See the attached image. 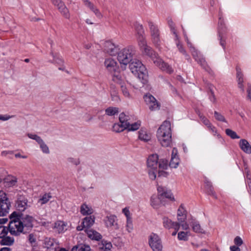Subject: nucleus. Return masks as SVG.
Returning a JSON list of instances; mask_svg holds the SVG:
<instances>
[{
    "label": "nucleus",
    "mask_w": 251,
    "mask_h": 251,
    "mask_svg": "<svg viewBox=\"0 0 251 251\" xmlns=\"http://www.w3.org/2000/svg\"><path fill=\"white\" fill-rule=\"evenodd\" d=\"M157 140L163 147H168L172 143V130L171 123L164 121L157 130Z\"/></svg>",
    "instance_id": "nucleus-1"
},
{
    "label": "nucleus",
    "mask_w": 251,
    "mask_h": 251,
    "mask_svg": "<svg viewBox=\"0 0 251 251\" xmlns=\"http://www.w3.org/2000/svg\"><path fill=\"white\" fill-rule=\"evenodd\" d=\"M141 51L144 54L149 56L153 61L154 64L162 71H165L169 74H171L173 72L172 68L167 63L164 62L150 46L146 47Z\"/></svg>",
    "instance_id": "nucleus-2"
},
{
    "label": "nucleus",
    "mask_w": 251,
    "mask_h": 251,
    "mask_svg": "<svg viewBox=\"0 0 251 251\" xmlns=\"http://www.w3.org/2000/svg\"><path fill=\"white\" fill-rule=\"evenodd\" d=\"M129 69L133 74L137 76L143 84L148 82V74L145 66L139 60L133 59L129 64Z\"/></svg>",
    "instance_id": "nucleus-3"
},
{
    "label": "nucleus",
    "mask_w": 251,
    "mask_h": 251,
    "mask_svg": "<svg viewBox=\"0 0 251 251\" xmlns=\"http://www.w3.org/2000/svg\"><path fill=\"white\" fill-rule=\"evenodd\" d=\"M10 219L8 227L10 233L14 236H19L23 233L25 229L20 217L16 212H13L10 215Z\"/></svg>",
    "instance_id": "nucleus-4"
},
{
    "label": "nucleus",
    "mask_w": 251,
    "mask_h": 251,
    "mask_svg": "<svg viewBox=\"0 0 251 251\" xmlns=\"http://www.w3.org/2000/svg\"><path fill=\"white\" fill-rule=\"evenodd\" d=\"M117 59L121 65L126 66L133 59L134 50L132 47L128 46L118 52Z\"/></svg>",
    "instance_id": "nucleus-5"
},
{
    "label": "nucleus",
    "mask_w": 251,
    "mask_h": 251,
    "mask_svg": "<svg viewBox=\"0 0 251 251\" xmlns=\"http://www.w3.org/2000/svg\"><path fill=\"white\" fill-rule=\"evenodd\" d=\"M158 161V156L156 154L150 155L148 159V174L151 180H154L156 177Z\"/></svg>",
    "instance_id": "nucleus-6"
},
{
    "label": "nucleus",
    "mask_w": 251,
    "mask_h": 251,
    "mask_svg": "<svg viewBox=\"0 0 251 251\" xmlns=\"http://www.w3.org/2000/svg\"><path fill=\"white\" fill-rule=\"evenodd\" d=\"M177 223L182 229L187 230L189 229V224L186 222L187 210L183 204H181L177 210Z\"/></svg>",
    "instance_id": "nucleus-7"
},
{
    "label": "nucleus",
    "mask_w": 251,
    "mask_h": 251,
    "mask_svg": "<svg viewBox=\"0 0 251 251\" xmlns=\"http://www.w3.org/2000/svg\"><path fill=\"white\" fill-rule=\"evenodd\" d=\"M11 206V202L6 194L3 191H0V217L6 216Z\"/></svg>",
    "instance_id": "nucleus-8"
},
{
    "label": "nucleus",
    "mask_w": 251,
    "mask_h": 251,
    "mask_svg": "<svg viewBox=\"0 0 251 251\" xmlns=\"http://www.w3.org/2000/svg\"><path fill=\"white\" fill-rule=\"evenodd\" d=\"M149 245L152 251H162L163 245L159 236L155 233H151L148 238Z\"/></svg>",
    "instance_id": "nucleus-9"
},
{
    "label": "nucleus",
    "mask_w": 251,
    "mask_h": 251,
    "mask_svg": "<svg viewBox=\"0 0 251 251\" xmlns=\"http://www.w3.org/2000/svg\"><path fill=\"white\" fill-rule=\"evenodd\" d=\"M9 231L8 227L0 226V244L2 246H11L14 244V239L7 236Z\"/></svg>",
    "instance_id": "nucleus-10"
},
{
    "label": "nucleus",
    "mask_w": 251,
    "mask_h": 251,
    "mask_svg": "<svg viewBox=\"0 0 251 251\" xmlns=\"http://www.w3.org/2000/svg\"><path fill=\"white\" fill-rule=\"evenodd\" d=\"M148 23L151 31L152 41L154 45L158 48L161 44L159 29L152 21H148Z\"/></svg>",
    "instance_id": "nucleus-11"
},
{
    "label": "nucleus",
    "mask_w": 251,
    "mask_h": 251,
    "mask_svg": "<svg viewBox=\"0 0 251 251\" xmlns=\"http://www.w3.org/2000/svg\"><path fill=\"white\" fill-rule=\"evenodd\" d=\"M188 46L190 48V50L192 52L193 57L196 61L206 71H208L209 67L207 65L205 59L201 56L199 52L196 50V49L192 46V45L188 41V39H186Z\"/></svg>",
    "instance_id": "nucleus-12"
},
{
    "label": "nucleus",
    "mask_w": 251,
    "mask_h": 251,
    "mask_svg": "<svg viewBox=\"0 0 251 251\" xmlns=\"http://www.w3.org/2000/svg\"><path fill=\"white\" fill-rule=\"evenodd\" d=\"M144 99L151 110L154 111L159 109L158 102L155 98L151 94H147L144 96Z\"/></svg>",
    "instance_id": "nucleus-13"
},
{
    "label": "nucleus",
    "mask_w": 251,
    "mask_h": 251,
    "mask_svg": "<svg viewBox=\"0 0 251 251\" xmlns=\"http://www.w3.org/2000/svg\"><path fill=\"white\" fill-rule=\"evenodd\" d=\"M16 206L19 211H24L30 206V204L28 202V200L25 196L18 194Z\"/></svg>",
    "instance_id": "nucleus-14"
},
{
    "label": "nucleus",
    "mask_w": 251,
    "mask_h": 251,
    "mask_svg": "<svg viewBox=\"0 0 251 251\" xmlns=\"http://www.w3.org/2000/svg\"><path fill=\"white\" fill-rule=\"evenodd\" d=\"M103 222L107 228L114 227L115 229H118L119 226L118 224V219L115 215L106 216L103 219Z\"/></svg>",
    "instance_id": "nucleus-15"
},
{
    "label": "nucleus",
    "mask_w": 251,
    "mask_h": 251,
    "mask_svg": "<svg viewBox=\"0 0 251 251\" xmlns=\"http://www.w3.org/2000/svg\"><path fill=\"white\" fill-rule=\"evenodd\" d=\"M95 218L94 216H89L85 217L81 222L80 225L76 227L78 231L82 230L84 229H88L92 226L95 223Z\"/></svg>",
    "instance_id": "nucleus-16"
},
{
    "label": "nucleus",
    "mask_w": 251,
    "mask_h": 251,
    "mask_svg": "<svg viewBox=\"0 0 251 251\" xmlns=\"http://www.w3.org/2000/svg\"><path fill=\"white\" fill-rule=\"evenodd\" d=\"M119 50L118 46L111 41H105L104 43V50L111 56L117 54Z\"/></svg>",
    "instance_id": "nucleus-17"
},
{
    "label": "nucleus",
    "mask_w": 251,
    "mask_h": 251,
    "mask_svg": "<svg viewBox=\"0 0 251 251\" xmlns=\"http://www.w3.org/2000/svg\"><path fill=\"white\" fill-rule=\"evenodd\" d=\"M157 172L159 176H163L166 177L168 175V173L164 170H166L168 167V161L166 159H162L158 161Z\"/></svg>",
    "instance_id": "nucleus-18"
},
{
    "label": "nucleus",
    "mask_w": 251,
    "mask_h": 251,
    "mask_svg": "<svg viewBox=\"0 0 251 251\" xmlns=\"http://www.w3.org/2000/svg\"><path fill=\"white\" fill-rule=\"evenodd\" d=\"M162 224L164 228L167 229L173 228L176 230H179L180 229V226L178 225L179 223L173 221L171 219L166 216L162 218Z\"/></svg>",
    "instance_id": "nucleus-19"
},
{
    "label": "nucleus",
    "mask_w": 251,
    "mask_h": 251,
    "mask_svg": "<svg viewBox=\"0 0 251 251\" xmlns=\"http://www.w3.org/2000/svg\"><path fill=\"white\" fill-rule=\"evenodd\" d=\"M52 3L57 6L62 14V15L67 19L70 18L69 10L65 4L61 0H51Z\"/></svg>",
    "instance_id": "nucleus-20"
},
{
    "label": "nucleus",
    "mask_w": 251,
    "mask_h": 251,
    "mask_svg": "<svg viewBox=\"0 0 251 251\" xmlns=\"http://www.w3.org/2000/svg\"><path fill=\"white\" fill-rule=\"evenodd\" d=\"M179 164V159L177 155V150L176 148H173L172 152L171 159L169 164L170 167L176 168Z\"/></svg>",
    "instance_id": "nucleus-21"
},
{
    "label": "nucleus",
    "mask_w": 251,
    "mask_h": 251,
    "mask_svg": "<svg viewBox=\"0 0 251 251\" xmlns=\"http://www.w3.org/2000/svg\"><path fill=\"white\" fill-rule=\"evenodd\" d=\"M104 66L108 71L113 72L117 69V63L114 59L108 58L105 60Z\"/></svg>",
    "instance_id": "nucleus-22"
},
{
    "label": "nucleus",
    "mask_w": 251,
    "mask_h": 251,
    "mask_svg": "<svg viewBox=\"0 0 251 251\" xmlns=\"http://www.w3.org/2000/svg\"><path fill=\"white\" fill-rule=\"evenodd\" d=\"M236 79L238 82V88H240L242 92H244V78H243V74L242 72L241 68L236 66Z\"/></svg>",
    "instance_id": "nucleus-23"
},
{
    "label": "nucleus",
    "mask_w": 251,
    "mask_h": 251,
    "mask_svg": "<svg viewBox=\"0 0 251 251\" xmlns=\"http://www.w3.org/2000/svg\"><path fill=\"white\" fill-rule=\"evenodd\" d=\"M194 232L201 234H205V230L201 227L199 222L196 219H192L190 223Z\"/></svg>",
    "instance_id": "nucleus-24"
},
{
    "label": "nucleus",
    "mask_w": 251,
    "mask_h": 251,
    "mask_svg": "<svg viewBox=\"0 0 251 251\" xmlns=\"http://www.w3.org/2000/svg\"><path fill=\"white\" fill-rule=\"evenodd\" d=\"M33 221V217L28 215H26L21 219L23 226L25 229L32 227Z\"/></svg>",
    "instance_id": "nucleus-25"
},
{
    "label": "nucleus",
    "mask_w": 251,
    "mask_h": 251,
    "mask_svg": "<svg viewBox=\"0 0 251 251\" xmlns=\"http://www.w3.org/2000/svg\"><path fill=\"white\" fill-rule=\"evenodd\" d=\"M85 231L88 237L92 240L99 241L102 238L101 235L97 231L92 229H86Z\"/></svg>",
    "instance_id": "nucleus-26"
},
{
    "label": "nucleus",
    "mask_w": 251,
    "mask_h": 251,
    "mask_svg": "<svg viewBox=\"0 0 251 251\" xmlns=\"http://www.w3.org/2000/svg\"><path fill=\"white\" fill-rule=\"evenodd\" d=\"M84 5L89 8L96 16L100 18L102 17V15L100 10L89 0H82Z\"/></svg>",
    "instance_id": "nucleus-27"
},
{
    "label": "nucleus",
    "mask_w": 251,
    "mask_h": 251,
    "mask_svg": "<svg viewBox=\"0 0 251 251\" xmlns=\"http://www.w3.org/2000/svg\"><path fill=\"white\" fill-rule=\"evenodd\" d=\"M151 206L154 209L159 208L162 205L161 198L155 195H152L150 200Z\"/></svg>",
    "instance_id": "nucleus-28"
},
{
    "label": "nucleus",
    "mask_w": 251,
    "mask_h": 251,
    "mask_svg": "<svg viewBox=\"0 0 251 251\" xmlns=\"http://www.w3.org/2000/svg\"><path fill=\"white\" fill-rule=\"evenodd\" d=\"M239 144L240 148L244 152L248 154L251 153V145L247 140H240Z\"/></svg>",
    "instance_id": "nucleus-29"
},
{
    "label": "nucleus",
    "mask_w": 251,
    "mask_h": 251,
    "mask_svg": "<svg viewBox=\"0 0 251 251\" xmlns=\"http://www.w3.org/2000/svg\"><path fill=\"white\" fill-rule=\"evenodd\" d=\"M67 224L63 221H58L56 222L53 226V228L58 233L65 232L67 230Z\"/></svg>",
    "instance_id": "nucleus-30"
},
{
    "label": "nucleus",
    "mask_w": 251,
    "mask_h": 251,
    "mask_svg": "<svg viewBox=\"0 0 251 251\" xmlns=\"http://www.w3.org/2000/svg\"><path fill=\"white\" fill-rule=\"evenodd\" d=\"M94 212L92 207L87 204L86 203H83L81 205L80 208V212L83 216L90 215Z\"/></svg>",
    "instance_id": "nucleus-31"
},
{
    "label": "nucleus",
    "mask_w": 251,
    "mask_h": 251,
    "mask_svg": "<svg viewBox=\"0 0 251 251\" xmlns=\"http://www.w3.org/2000/svg\"><path fill=\"white\" fill-rule=\"evenodd\" d=\"M112 248L111 243L105 240H102L99 244V248L101 251H110Z\"/></svg>",
    "instance_id": "nucleus-32"
},
{
    "label": "nucleus",
    "mask_w": 251,
    "mask_h": 251,
    "mask_svg": "<svg viewBox=\"0 0 251 251\" xmlns=\"http://www.w3.org/2000/svg\"><path fill=\"white\" fill-rule=\"evenodd\" d=\"M139 139L144 142H148L151 139V135L145 129H141L139 131Z\"/></svg>",
    "instance_id": "nucleus-33"
},
{
    "label": "nucleus",
    "mask_w": 251,
    "mask_h": 251,
    "mask_svg": "<svg viewBox=\"0 0 251 251\" xmlns=\"http://www.w3.org/2000/svg\"><path fill=\"white\" fill-rule=\"evenodd\" d=\"M119 121L121 124L122 125L123 127L124 128L127 127L129 124V117L128 115H126L125 113H121L119 115Z\"/></svg>",
    "instance_id": "nucleus-34"
},
{
    "label": "nucleus",
    "mask_w": 251,
    "mask_h": 251,
    "mask_svg": "<svg viewBox=\"0 0 251 251\" xmlns=\"http://www.w3.org/2000/svg\"><path fill=\"white\" fill-rule=\"evenodd\" d=\"M121 91L123 95L126 98L131 99L132 96L129 92L130 86L125 83L121 84Z\"/></svg>",
    "instance_id": "nucleus-35"
},
{
    "label": "nucleus",
    "mask_w": 251,
    "mask_h": 251,
    "mask_svg": "<svg viewBox=\"0 0 251 251\" xmlns=\"http://www.w3.org/2000/svg\"><path fill=\"white\" fill-rule=\"evenodd\" d=\"M175 40L176 42V47L179 51L185 56L186 59L189 60L190 59V56L186 53L185 50L183 48L182 45L180 43L179 40V38L178 39V40H176V37H175Z\"/></svg>",
    "instance_id": "nucleus-36"
},
{
    "label": "nucleus",
    "mask_w": 251,
    "mask_h": 251,
    "mask_svg": "<svg viewBox=\"0 0 251 251\" xmlns=\"http://www.w3.org/2000/svg\"><path fill=\"white\" fill-rule=\"evenodd\" d=\"M51 54L53 58V62L60 66V67H58V69L61 71H65V67L63 66L64 61L62 57L59 55H54L53 53H51Z\"/></svg>",
    "instance_id": "nucleus-37"
},
{
    "label": "nucleus",
    "mask_w": 251,
    "mask_h": 251,
    "mask_svg": "<svg viewBox=\"0 0 251 251\" xmlns=\"http://www.w3.org/2000/svg\"><path fill=\"white\" fill-rule=\"evenodd\" d=\"M17 178L12 176H8L4 179V182L6 183V185L9 187H11L15 185L17 183Z\"/></svg>",
    "instance_id": "nucleus-38"
},
{
    "label": "nucleus",
    "mask_w": 251,
    "mask_h": 251,
    "mask_svg": "<svg viewBox=\"0 0 251 251\" xmlns=\"http://www.w3.org/2000/svg\"><path fill=\"white\" fill-rule=\"evenodd\" d=\"M71 251H91V248L89 245L81 244L74 246Z\"/></svg>",
    "instance_id": "nucleus-39"
},
{
    "label": "nucleus",
    "mask_w": 251,
    "mask_h": 251,
    "mask_svg": "<svg viewBox=\"0 0 251 251\" xmlns=\"http://www.w3.org/2000/svg\"><path fill=\"white\" fill-rule=\"evenodd\" d=\"M141 122L139 121L132 124H130V123H129V124L127 126L128 127H126V129L129 131H135L140 128L141 126Z\"/></svg>",
    "instance_id": "nucleus-40"
},
{
    "label": "nucleus",
    "mask_w": 251,
    "mask_h": 251,
    "mask_svg": "<svg viewBox=\"0 0 251 251\" xmlns=\"http://www.w3.org/2000/svg\"><path fill=\"white\" fill-rule=\"evenodd\" d=\"M137 40L138 42V45L140 47L141 50L144 49V48H145L146 47L148 46L147 45V43L145 39V38L143 36V35H139L138 37Z\"/></svg>",
    "instance_id": "nucleus-41"
},
{
    "label": "nucleus",
    "mask_w": 251,
    "mask_h": 251,
    "mask_svg": "<svg viewBox=\"0 0 251 251\" xmlns=\"http://www.w3.org/2000/svg\"><path fill=\"white\" fill-rule=\"evenodd\" d=\"M119 112V108L117 107H109L105 109V114L110 116L117 114Z\"/></svg>",
    "instance_id": "nucleus-42"
},
{
    "label": "nucleus",
    "mask_w": 251,
    "mask_h": 251,
    "mask_svg": "<svg viewBox=\"0 0 251 251\" xmlns=\"http://www.w3.org/2000/svg\"><path fill=\"white\" fill-rule=\"evenodd\" d=\"M189 232L188 231H180L177 234V238L179 240L187 241Z\"/></svg>",
    "instance_id": "nucleus-43"
},
{
    "label": "nucleus",
    "mask_w": 251,
    "mask_h": 251,
    "mask_svg": "<svg viewBox=\"0 0 251 251\" xmlns=\"http://www.w3.org/2000/svg\"><path fill=\"white\" fill-rule=\"evenodd\" d=\"M27 136L29 138L35 140L39 145L43 141L41 137L35 134L28 133Z\"/></svg>",
    "instance_id": "nucleus-44"
},
{
    "label": "nucleus",
    "mask_w": 251,
    "mask_h": 251,
    "mask_svg": "<svg viewBox=\"0 0 251 251\" xmlns=\"http://www.w3.org/2000/svg\"><path fill=\"white\" fill-rule=\"evenodd\" d=\"M51 197L50 194H45L38 200V203L41 205L44 204L49 201Z\"/></svg>",
    "instance_id": "nucleus-45"
},
{
    "label": "nucleus",
    "mask_w": 251,
    "mask_h": 251,
    "mask_svg": "<svg viewBox=\"0 0 251 251\" xmlns=\"http://www.w3.org/2000/svg\"><path fill=\"white\" fill-rule=\"evenodd\" d=\"M126 230L127 233H129L132 232L134 229L132 220H126Z\"/></svg>",
    "instance_id": "nucleus-46"
},
{
    "label": "nucleus",
    "mask_w": 251,
    "mask_h": 251,
    "mask_svg": "<svg viewBox=\"0 0 251 251\" xmlns=\"http://www.w3.org/2000/svg\"><path fill=\"white\" fill-rule=\"evenodd\" d=\"M208 130L213 135L216 136L218 139L221 138V135L218 132L217 128L215 126L212 125V124L209 126L208 128Z\"/></svg>",
    "instance_id": "nucleus-47"
},
{
    "label": "nucleus",
    "mask_w": 251,
    "mask_h": 251,
    "mask_svg": "<svg viewBox=\"0 0 251 251\" xmlns=\"http://www.w3.org/2000/svg\"><path fill=\"white\" fill-rule=\"evenodd\" d=\"M226 133L227 136L233 139L240 138V136H239L235 131L230 129H226Z\"/></svg>",
    "instance_id": "nucleus-48"
},
{
    "label": "nucleus",
    "mask_w": 251,
    "mask_h": 251,
    "mask_svg": "<svg viewBox=\"0 0 251 251\" xmlns=\"http://www.w3.org/2000/svg\"><path fill=\"white\" fill-rule=\"evenodd\" d=\"M42 151L45 154H49L50 151L48 146L45 143L44 140L39 145Z\"/></svg>",
    "instance_id": "nucleus-49"
},
{
    "label": "nucleus",
    "mask_w": 251,
    "mask_h": 251,
    "mask_svg": "<svg viewBox=\"0 0 251 251\" xmlns=\"http://www.w3.org/2000/svg\"><path fill=\"white\" fill-rule=\"evenodd\" d=\"M113 131L115 132H121L124 131L125 129H126V128H124L123 127L122 124H114L112 127Z\"/></svg>",
    "instance_id": "nucleus-50"
},
{
    "label": "nucleus",
    "mask_w": 251,
    "mask_h": 251,
    "mask_svg": "<svg viewBox=\"0 0 251 251\" xmlns=\"http://www.w3.org/2000/svg\"><path fill=\"white\" fill-rule=\"evenodd\" d=\"M135 28L136 31L137 32V34L138 36L141 35H143V33L144 32V28L143 25L139 23H136L135 25Z\"/></svg>",
    "instance_id": "nucleus-51"
},
{
    "label": "nucleus",
    "mask_w": 251,
    "mask_h": 251,
    "mask_svg": "<svg viewBox=\"0 0 251 251\" xmlns=\"http://www.w3.org/2000/svg\"><path fill=\"white\" fill-rule=\"evenodd\" d=\"M168 24L169 25L171 28V31L173 33V34L175 35V37L176 38V40H178V36L177 35L176 30L175 28V25L173 23V22L171 20H168Z\"/></svg>",
    "instance_id": "nucleus-52"
},
{
    "label": "nucleus",
    "mask_w": 251,
    "mask_h": 251,
    "mask_svg": "<svg viewBox=\"0 0 251 251\" xmlns=\"http://www.w3.org/2000/svg\"><path fill=\"white\" fill-rule=\"evenodd\" d=\"M199 116L203 124L207 127V128H208L212 125L209 120L207 119L205 116H203L201 114H199Z\"/></svg>",
    "instance_id": "nucleus-53"
},
{
    "label": "nucleus",
    "mask_w": 251,
    "mask_h": 251,
    "mask_svg": "<svg viewBox=\"0 0 251 251\" xmlns=\"http://www.w3.org/2000/svg\"><path fill=\"white\" fill-rule=\"evenodd\" d=\"M214 116L215 119L219 121L225 123L227 122L224 116L217 111L214 112Z\"/></svg>",
    "instance_id": "nucleus-54"
},
{
    "label": "nucleus",
    "mask_w": 251,
    "mask_h": 251,
    "mask_svg": "<svg viewBox=\"0 0 251 251\" xmlns=\"http://www.w3.org/2000/svg\"><path fill=\"white\" fill-rule=\"evenodd\" d=\"M206 188L207 189V192L209 195H211L213 196L215 198H216L215 192H214L213 188L212 187L210 182H207L206 184Z\"/></svg>",
    "instance_id": "nucleus-55"
},
{
    "label": "nucleus",
    "mask_w": 251,
    "mask_h": 251,
    "mask_svg": "<svg viewBox=\"0 0 251 251\" xmlns=\"http://www.w3.org/2000/svg\"><path fill=\"white\" fill-rule=\"evenodd\" d=\"M122 212L126 217V220H132L131 217V214L128 208H124V209H123Z\"/></svg>",
    "instance_id": "nucleus-56"
},
{
    "label": "nucleus",
    "mask_w": 251,
    "mask_h": 251,
    "mask_svg": "<svg viewBox=\"0 0 251 251\" xmlns=\"http://www.w3.org/2000/svg\"><path fill=\"white\" fill-rule=\"evenodd\" d=\"M163 197L171 200V201H174L175 198L170 190H167L166 192L163 195Z\"/></svg>",
    "instance_id": "nucleus-57"
},
{
    "label": "nucleus",
    "mask_w": 251,
    "mask_h": 251,
    "mask_svg": "<svg viewBox=\"0 0 251 251\" xmlns=\"http://www.w3.org/2000/svg\"><path fill=\"white\" fill-rule=\"evenodd\" d=\"M167 190V189L165 187H163L161 186H158L157 187V191H158V196H159L160 197L162 198L163 197V195L164 194V193H165V192H166Z\"/></svg>",
    "instance_id": "nucleus-58"
},
{
    "label": "nucleus",
    "mask_w": 251,
    "mask_h": 251,
    "mask_svg": "<svg viewBox=\"0 0 251 251\" xmlns=\"http://www.w3.org/2000/svg\"><path fill=\"white\" fill-rule=\"evenodd\" d=\"M13 152H14L12 151H3L1 152V156L11 159V157L10 155L13 154Z\"/></svg>",
    "instance_id": "nucleus-59"
},
{
    "label": "nucleus",
    "mask_w": 251,
    "mask_h": 251,
    "mask_svg": "<svg viewBox=\"0 0 251 251\" xmlns=\"http://www.w3.org/2000/svg\"><path fill=\"white\" fill-rule=\"evenodd\" d=\"M14 115H9L8 114H0V121H6L9 120V119L14 117Z\"/></svg>",
    "instance_id": "nucleus-60"
},
{
    "label": "nucleus",
    "mask_w": 251,
    "mask_h": 251,
    "mask_svg": "<svg viewBox=\"0 0 251 251\" xmlns=\"http://www.w3.org/2000/svg\"><path fill=\"white\" fill-rule=\"evenodd\" d=\"M234 244L237 246H240L243 244V240L239 236H236L234 239Z\"/></svg>",
    "instance_id": "nucleus-61"
},
{
    "label": "nucleus",
    "mask_w": 251,
    "mask_h": 251,
    "mask_svg": "<svg viewBox=\"0 0 251 251\" xmlns=\"http://www.w3.org/2000/svg\"><path fill=\"white\" fill-rule=\"evenodd\" d=\"M28 240L31 244H33L36 242V236L33 234H30L28 237Z\"/></svg>",
    "instance_id": "nucleus-62"
},
{
    "label": "nucleus",
    "mask_w": 251,
    "mask_h": 251,
    "mask_svg": "<svg viewBox=\"0 0 251 251\" xmlns=\"http://www.w3.org/2000/svg\"><path fill=\"white\" fill-rule=\"evenodd\" d=\"M121 76L119 75V74L116 75L114 74L113 75V80L115 81L116 83H120L121 80Z\"/></svg>",
    "instance_id": "nucleus-63"
},
{
    "label": "nucleus",
    "mask_w": 251,
    "mask_h": 251,
    "mask_svg": "<svg viewBox=\"0 0 251 251\" xmlns=\"http://www.w3.org/2000/svg\"><path fill=\"white\" fill-rule=\"evenodd\" d=\"M68 161L72 163L75 165H77L80 163V161L78 159L70 157L68 158Z\"/></svg>",
    "instance_id": "nucleus-64"
}]
</instances>
